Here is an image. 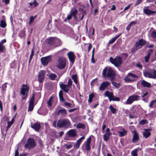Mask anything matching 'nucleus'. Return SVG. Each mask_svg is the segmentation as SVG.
<instances>
[{"label":"nucleus","instance_id":"nucleus-1","mask_svg":"<svg viewBox=\"0 0 156 156\" xmlns=\"http://www.w3.org/2000/svg\"><path fill=\"white\" fill-rule=\"evenodd\" d=\"M102 75L104 78H110L111 81H113L115 77V72L110 67H105L103 70Z\"/></svg>","mask_w":156,"mask_h":156},{"label":"nucleus","instance_id":"nucleus-2","mask_svg":"<svg viewBox=\"0 0 156 156\" xmlns=\"http://www.w3.org/2000/svg\"><path fill=\"white\" fill-rule=\"evenodd\" d=\"M71 122L68 119H62L58 120L57 127L60 128L67 129L70 127Z\"/></svg>","mask_w":156,"mask_h":156},{"label":"nucleus","instance_id":"nucleus-3","mask_svg":"<svg viewBox=\"0 0 156 156\" xmlns=\"http://www.w3.org/2000/svg\"><path fill=\"white\" fill-rule=\"evenodd\" d=\"M109 59L111 63L116 67L120 66L122 62V58L119 56H116L114 58L111 57Z\"/></svg>","mask_w":156,"mask_h":156},{"label":"nucleus","instance_id":"nucleus-4","mask_svg":"<svg viewBox=\"0 0 156 156\" xmlns=\"http://www.w3.org/2000/svg\"><path fill=\"white\" fill-rule=\"evenodd\" d=\"M29 89L30 87L27 85L23 84L20 91V93L23 96L22 97V100H25L26 99Z\"/></svg>","mask_w":156,"mask_h":156},{"label":"nucleus","instance_id":"nucleus-5","mask_svg":"<svg viewBox=\"0 0 156 156\" xmlns=\"http://www.w3.org/2000/svg\"><path fill=\"white\" fill-rule=\"evenodd\" d=\"M36 144L34 140L31 138L27 139V142L24 146V147L28 149H31L34 148L36 146Z\"/></svg>","mask_w":156,"mask_h":156},{"label":"nucleus","instance_id":"nucleus-6","mask_svg":"<svg viewBox=\"0 0 156 156\" xmlns=\"http://www.w3.org/2000/svg\"><path fill=\"white\" fill-rule=\"evenodd\" d=\"M144 75L146 77L155 79L156 78V70L153 69L151 72L145 71L144 72Z\"/></svg>","mask_w":156,"mask_h":156},{"label":"nucleus","instance_id":"nucleus-7","mask_svg":"<svg viewBox=\"0 0 156 156\" xmlns=\"http://www.w3.org/2000/svg\"><path fill=\"white\" fill-rule=\"evenodd\" d=\"M137 76L132 73H129L124 78L125 82H132L134 80V79L137 78Z\"/></svg>","mask_w":156,"mask_h":156},{"label":"nucleus","instance_id":"nucleus-8","mask_svg":"<svg viewBox=\"0 0 156 156\" xmlns=\"http://www.w3.org/2000/svg\"><path fill=\"white\" fill-rule=\"evenodd\" d=\"M46 41L47 44L50 46L54 45L57 42H59L61 43V40L58 39L55 37H50L46 40Z\"/></svg>","mask_w":156,"mask_h":156},{"label":"nucleus","instance_id":"nucleus-9","mask_svg":"<svg viewBox=\"0 0 156 156\" xmlns=\"http://www.w3.org/2000/svg\"><path fill=\"white\" fill-rule=\"evenodd\" d=\"M140 97L138 95H132L129 97L126 102V105H131L134 101H137Z\"/></svg>","mask_w":156,"mask_h":156},{"label":"nucleus","instance_id":"nucleus-10","mask_svg":"<svg viewBox=\"0 0 156 156\" xmlns=\"http://www.w3.org/2000/svg\"><path fill=\"white\" fill-rule=\"evenodd\" d=\"M66 65V61L64 58H60L58 60V63L56 66L57 67L60 69H64Z\"/></svg>","mask_w":156,"mask_h":156},{"label":"nucleus","instance_id":"nucleus-11","mask_svg":"<svg viewBox=\"0 0 156 156\" xmlns=\"http://www.w3.org/2000/svg\"><path fill=\"white\" fill-rule=\"evenodd\" d=\"M34 94L32 95L29 103L28 111H31L33 110L34 107Z\"/></svg>","mask_w":156,"mask_h":156},{"label":"nucleus","instance_id":"nucleus-12","mask_svg":"<svg viewBox=\"0 0 156 156\" xmlns=\"http://www.w3.org/2000/svg\"><path fill=\"white\" fill-rule=\"evenodd\" d=\"M51 58L50 55L42 58H41V61L42 64L44 66H47L48 63L51 61Z\"/></svg>","mask_w":156,"mask_h":156},{"label":"nucleus","instance_id":"nucleus-13","mask_svg":"<svg viewBox=\"0 0 156 156\" xmlns=\"http://www.w3.org/2000/svg\"><path fill=\"white\" fill-rule=\"evenodd\" d=\"M147 41L143 39H140L135 43V46L137 48H141L146 44Z\"/></svg>","mask_w":156,"mask_h":156},{"label":"nucleus","instance_id":"nucleus-14","mask_svg":"<svg viewBox=\"0 0 156 156\" xmlns=\"http://www.w3.org/2000/svg\"><path fill=\"white\" fill-rule=\"evenodd\" d=\"M46 71L44 70H42L40 71L38 75V80L40 83L43 81L45 76Z\"/></svg>","mask_w":156,"mask_h":156},{"label":"nucleus","instance_id":"nucleus-15","mask_svg":"<svg viewBox=\"0 0 156 156\" xmlns=\"http://www.w3.org/2000/svg\"><path fill=\"white\" fill-rule=\"evenodd\" d=\"M93 136V135H91L87 139V140L84 142V144H85V148L87 151H89L90 149V144L91 142V136Z\"/></svg>","mask_w":156,"mask_h":156},{"label":"nucleus","instance_id":"nucleus-16","mask_svg":"<svg viewBox=\"0 0 156 156\" xmlns=\"http://www.w3.org/2000/svg\"><path fill=\"white\" fill-rule=\"evenodd\" d=\"M67 55L69 61L72 63H73L76 58V56L73 52L69 51L67 53Z\"/></svg>","mask_w":156,"mask_h":156},{"label":"nucleus","instance_id":"nucleus-17","mask_svg":"<svg viewBox=\"0 0 156 156\" xmlns=\"http://www.w3.org/2000/svg\"><path fill=\"white\" fill-rule=\"evenodd\" d=\"M59 86L61 89L66 93H68L69 91L70 87L67 86L66 84H63L62 82L59 83Z\"/></svg>","mask_w":156,"mask_h":156},{"label":"nucleus","instance_id":"nucleus-18","mask_svg":"<svg viewBox=\"0 0 156 156\" xmlns=\"http://www.w3.org/2000/svg\"><path fill=\"white\" fill-rule=\"evenodd\" d=\"M110 84V82L108 81H106L102 82L101 84L99 87V90L100 91L104 90Z\"/></svg>","mask_w":156,"mask_h":156},{"label":"nucleus","instance_id":"nucleus-19","mask_svg":"<svg viewBox=\"0 0 156 156\" xmlns=\"http://www.w3.org/2000/svg\"><path fill=\"white\" fill-rule=\"evenodd\" d=\"M111 134V133L110 131V129L109 128L106 129L105 133L103 135V139L104 140L107 141L109 139V136Z\"/></svg>","mask_w":156,"mask_h":156},{"label":"nucleus","instance_id":"nucleus-20","mask_svg":"<svg viewBox=\"0 0 156 156\" xmlns=\"http://www.w3.org/2000/svg\"><path fill=\"white\" fill-rule=\"evenodd\" d=\"M133 133L132 142L133 143H135L139 140L140 138L136 130L133 131Z\"/></svg>","mask_w":156,"mask_h":156},{"label":"nucleus","instance_id":"nucleus-21","mask_svg":"<svg viewBox=\"0 0 156 156\" xmlns=\"http://www.w3.org/2000/svg\"><path fill=\"white\" fill-rule=\"evenodd\" d=\"M68 136L70 137H74L77 136L76 130L75 129H71L67 133Z\"/></svg>","mask_w":156,"mask_h":156},{"label":"nucleus","instance_id":"nucleus-22","mask_svg":"<svg viewBox=\"0 0 156 156\" xmlns=\"http://www.w3.org/2000/svg\"><path fill=\"white\" fill-rule=\"evenodd\" d=\"M144 13L146 15L150 16L151 14H153L156 12L150 10L149 9L146 8V7H144L143 9Z\"/></svg>","mask_w":156,"mask_h":156},{"label":"nucleus","instance_id":"nucleus-23","mask_svg":"<svg viewBox=\"0 0 156 156\" xmlns=\"http://www.w3.org/2000/svg\"><path fill=\"white\" fill-rule=\"evenodd\" d=\"M153 50L152 49H149L147 51V55L145 57V61L146 62H149V59L150 58V55L152 53Z\"/></svg>","mask_w":156,"mask_h":156},{"label":"nucleus","instance_id":"nucleus-24","mask_svg":"<svg viewBox=\"0 0 156 156\" xmlns=\"http://www.w3.org/2000/svg\"><path fill=\"white\" fill-rule=\"evenodd\" d=\"M31 127L32 128L34 129L35 131L37 132H38L41 128L40 124L36 123H34L33 125H31Z\"/></svg>","mask_w":156,"mask_h":156},{"label":"nucleus","instance_id":"nucleus-25","mask_svg":"<svg viewBox=\"0 0 156 156\" xmlns=\"http://www.w3.org/2000/svg\"><path fill=\"white\" fill-rule=\"evenodd\" d=\"M141 84V85L144 87L150 88L151 87V83L144 80H143L142 81Z\"/></svg>","mask_w":156,"mask_h":156},{"label":"nucleus","instance_id":"nucleus-26","mask_svg":"<svg viewBox=\"0 0 156 156\" xmlns=\"http://www.w3.org/2000/svg\"><path fill=\"white\" fill-rule=\"evenodd\" d=\"M120 130H122L123 131H118V132L119 133V136L120 137H122L126 135L127 134V131L125 130L122 127H121Z\"/></svg>","mask_w":156,"mask_h":156},{"label":"nucleus","instance_id":"nucleus-27","mask_svg":"<svg viewBox=\"0 0 156 156\" xmlns=\"http://www.w3.org/2000/svg\"><path fill=\"white\" fill-rule=\"evenodd\" d=\"M105 95L108 97L109 101L113 97V94L112 92H109L108 91H106L105 94Z\"/></svg>","mask_w":156,"mask_h":156},{"label":"nucleus","instance_id":"nucleus-28","mask_svg":"<svg viewBox=\"0 0 156 156\" xmlns=\"http://www.w3.org/2000/svg\"><path fill=\"white\" fill-rule=\"evenodd\" d=\"M76 127L77 129H84L86 128V126L83 123L79 122L77 124Z\"/></svg>","mask_w":156,"mask_h":156},{"label":"nucleus","instance_id":"nucleus-29","mask_svg":"<svg viewBox=\"0 0 156 156\" xmlns=\"http://www.w3.org/2000/svg\"><path fill=\"white\" fill-rule=\"evenodd\" d=\"M121 35V34L120 33L118 35L116 36L115 37H113L111 40H110L108 42V44H112Z\"/></svg>","mask_w":156,"mask_h":156},{"label":"nucleus","instance_id":"nucleus-30","mask_svg":"<svg viewBox=\"0 0 156 156\" xmlns=\"http://www.w3.org/2000/svg\"><path fill=\"white\" fill-rule=\"evenodd\" d=\"M150 130L149 129H145V132L143 133V135L146 138H147L151 135V133L149 131Z\"/></svg>","mask_w":156,"mask_h":156},{"label":"nucleus","instance_id":"nucleus-31","mask_svg":"<svg viewBox=\"0 0 156 156\" xmlns=\"http://www.w3.org/2000/svg\"><path fill=\"white\" fill-rule=\"evenodd\" d=\"M59 97L60 101L62 102H64L65 101V100L64 98L63 94V91L62 90H60L59 93Z\"/></svg>","mask_w":156,"mask_h":156},{"label":"nucleus","instance_id":"nucleus-32","mask_svg":"<svg viewBox=\"0 0 156 156\" xmlns=\"http://www.w3.org/2000/svg\"><path fill=\"white\" fill-rule=\"evenodd\" d=\"M25 31L23 30H21L19 34V36L21 38H25L26 37Z\"/></svg>","mask_w":156,"mask_h":156},{"label":"nucleus","instance_id":"nucleus-33","mask_svg":"<svg viewBox=\"0 0 156 156\" xmlns=\"http://www.w3.org/2000/svg\"><path fill=\"white\" fill-rule=\"evenodd\" d=\"M49 78L52 80H55V79L57 77V75L55 73H51L49 75Z\"/></svg>","mask_w":156,"mask_h":156},{"label":"nucleus","instance_id":"nucleus-34","mask_svg":"<svg viewBox=\"0 0 156 156\" xmlns=\"http://www.w3.org/2000/svg\"><path fill=\"white\" fill-rule=\"evenodd\" d=\"M136 23V21H132L126 27V28L127 31L129 32L131 28V25L132 24H135Z\"/></svg>","mask_w":156,"mask_h":156},{"label":"nucleus","instance_id":"nucleus-35","mask_svg":"<svg viewBox=\"0 0 156 156\" xmlns=\"http://www.w3.org/2000/svg\"><path fill=\"white\" fill-rule=\"evenodd\" d=\"M94 34V29L93 27H91L89 30V36H92Z\"/></svg>","mask_w":156,"mask_h":156},{"label":"nucleus","instance_id":"nucleus-36","mask_svg":"<svg viewBox=\"0 0 156 156\" xmlns=\"http://www.w3.org/2000/svg\"><path fill=\"white\" fill-rule=\"evenodd\" d=\"M59 113L62 114L66 115L67 114L66 110L65 109H61L59 110L57 112V114L58 115H59Z\"/></svg>","mask_w":156,"mask_h":156},{"label":"nucleus","instance_id":"nucleus-37","mask_svg":"<svg viewBox=\"0 0 156 156\" xmlns=\"http://www.w3.org/2000/svg\"><path fill=\"white\" fill-rule=\"evenodd\" d=\"M54 97L51 96L49 98L48 101H47V104L48 106L51 107L52 105V103L53 101V99Z\"/></svg>","mask_w":156,"mask_h":156},{"label":"nucleus","instance_id":"nucleus-38","mask_svg":"<svg viewBox=\"0 0 156 156\" xmlns=\"http://www.w3.org/2000/svg\"><path fill=\"white\" fill-rule=\"evenodd\" d=\"M95 51V48H93L92 51V54L91 56V62L93 63H95V62L94 58V54Z\"/></svg>","mask_w":156,"mask_h":156},{"label":"nucleus","instance_id":"nucleus-39","mask_svg":"<svg viewBox=\"0 0 156 156\" xmlns=\"http://www.w3.org/2000/svg\"><path fill=\"white\" fill-rule=\"evenodd\" d=\"M138 151V149L137 148L132 151L131 152V154L133 156H138L137 152Z\"/></svg>","mask_w":156,"mask_h":156},{"label":"nucleus","instance_id":"nucleus-40","mask_svg":"<svg viewBox=\"0 0 156 156\" xmlns=\"http://www.w3.org/2000/svg\"><path fill=\"white\" fill-rule=\"evenodd\" d=\"M140 49V48L136 47L135 46V44L134 47L131 49V52L132 53H135L138 50Z\"/></svg>","mask_w":156,"mask_h":156},{"label":"nucleus","instance_id":"nucleus-41","mask_svg":"<svg viewBox=\"0 0 156 156\" xmlns=\"http://www.w3.org/2000/svg\"><path fill=\"white\" fill-rule=\"evenodd\" d=\"M109 108L110 109L111 112L112 113L115 114L116 113V110L115 108H114L112 105H110Z\"/></svg>","mask_w":156,"mask_h":156},{"label":"nucleus","instance_id":"nucleus-42","mask_svg":"<svg viewBox=\"0 0 156 156\" xmlns=\"http://www.w3.org/2000/svg\"><path fill=\"white\" fill-rule=\"evenodd\" d=\"M0 27L3 28H4L6 26V24L5 21L4 20H2L0 24Z\"/></svg>","mask_w":156,"mask_h":156},{"label":"nucleus","instance_id":"nucleus-43","mask_svg":"<svg viewBox=\"0 0 156 156\" xmlns=\"http://www.w3.org/2000/svg\"><path fill=\"white\" fill-rule=\"evenodd\" d=\"M120 101V99L119 97H115L114 95H113V97H112L111 99L109 101Z\"/></svg>","mask_w":156,"mask_h":156},{"label":"nucleus","instance_id":"nucleus-44","mask_svg":"<svg viewBox=\"0 0 156 156\" xmlns=\"http://www.w3.org/2000/svg\"><path fill=\"white\" fill-rule=\"evenodd\" d=\"M78 13V11L76 9H75L74 10L71 11L70 14L72 16L75 17L76 16V15Z\"/></svg>","mask_w":156,"mask_h":156},{"label":"nucleus","instance_id":"nucleus-45","mask_svg":"<svg viewBox=\"0 0 156 156\" xmlns=\"http://www.w3.org/2000/svg\"><path fill=\"white\" fill-rule=\"evenodd\" d=\"M112 84L116 88H119L120 86V84L119 83H117L113 81H111Z\"/></svg>","mask_w":156,"mask_h":156},{"label":"nucleus","instance_id":"nucleus-46","mask_svg":"<svg viewBox=\"0 0 156 156\" xmlns=\"http://www.w3.org/2000/svg\"><path fill=\"white\" fill-rule=\"evenodd\" d=\"M94 97V95L93 94H91L89 95V99L88 102L89 103H91L92 102V99Z\"/></svg>","mask_w":156,"mask_h":156},{"label":"nucleus","instance_id":"nucleus-47","mask_svg":"<svg viewBox=\"0 0 156 156\" xmlns=\"http://www.w3.org/2000/svg\"><path fill=\"white\" fill-rule=\"evenodd\" d=\"M5 49V46L4 45H2L0 44V52H3Z\"/></svg>","mask_w":156,"mask_h":156},{"label":"nucleus","instance_id":"nucleus-48","mask_svg":"<svg viewBox=\"0 0 156 156\" xmlns=\"http://www.w3.org/2000/svg\"><path fill=\"white\" fill-rule=\"evenodd\" d=\"M7 126L6 127V132H7L8 129L12 125V123L10 122V121H8L7 122Z\"/></svg>","mask_w":156,"mask_h":156},{"label":"nucleus","instance_id":"nucleus-49","mask_svg":"<svg viewBox=\"0 0 156 156\" xmlns=\"http://www.w3.org/2000/svg\"><path fill=\"white\" fill-rule=\"evenodd\" d=\"M34 49L33 48L32 50L31 54L30 56V58H29V62L31 61V60L32 58L33 57V56L34 55Z\"/></svg>","mask_w":156,"mask_h":156},{"label":"nucleus","instance_id":"nucleus-50","mask_svg":"<svg viewBox=\"0 0 156 156\" xmlns=\"http://www.w3.org/2000/svg\"><path fill=\"white\" fill-rule=\"evenodd\" d=\"M73 82L72 80H71V79H69L68 80V82L67 83V84H66L67 86H69V87H71V86Z\"/></svg>","mask_w":156,"mask_h":156},{"label":"nucleus","instance_id":"nucleus-51","mask_svg":"<svg viewBox=\"0 0 156 156\" xmlns=\"http://www.w3.org/2000/svg\"><path fill=\"white\" fill-rule=\"evenodd\" d=\"M7 83L6 82L3 85H2V90L3 91H5V89L7 87Z\"/></svg>","mask_w":156,"mask_h":156},{"label":"nucleus","instance_id":"nucleus-52","mask_svg":"<svg viewBox=\"0 0 156 156\" xmlns=\"http://www.w3.org/2000/svg\"><path fill=\"white\" fill-rule=\"evenodd\" d=\"M85 137L84 136H83L81 138H79L76 141L78 143L81 144L82 142V140L85 139Z\"/></svg>","mask_w":156,"mask_h":156},{"label":"nucleus","instance_id":"nucleus-53","mask_svg":"<svg viewBox=\"0 0 156 156\" xmlns=\"http://www.w3.org/2000/svg\"><path fill=\"white\" fill-rule=\"evenodd\" d=\"M36 16H35L34 17L33 16H32L30 17L29 22V24H30L31 23H32L34 22Z\"/></svg>","mask_w":156,"mask_h":156},{"label":"nucleus","instance_id":"nucleus-54","mask_svg":"<svg viewBox=\"0 0 156 156\" xmlns=\"http://www.w3.org/2000/svg\"><path fill=\"white\" fill-rule=\"evenodd\" d=\"M154 104H156V99L153 100L150 102L149 105V107H152L153 105Z\"/></svg>","mask_w":156,"mask_h":156},{"label":"nucleus","instance_id":"nucleus-55","mask_svg":"<svg viewBox=\"0 0 156 156\" xmlns=\"http://www.w3.org/2000/svg\"><path fill=\"white\" fill-rule=\"evenodd\" d=\"M151 36L153 38L156 39V32L153 31L151 33Z\"/></svg>","mask_w":156,"mask_h":156},{"label":"nucleus","instance_id":"nucleus-56","mask_svg":"<svg viewBox=\"0 0 156 156\" xmlns=\"http://www.w3.org/2000/svg\"><path fill=\"white\" fill-rule=\"evenodd\" d=\"M97 79L95 78L94 79H93L90 83V85L91 86H94L95 85V83L97 81Z\"/></svg>","mask_w":156,"mask_h":156},{"label":"nucleus","instance_id":"nucleus-57","mask_svg":"<svg viewBox=\"0 0 156 156\" xmlns=\"http://www.w3.org/2000/svg\"><path fill=\"white\" fill-rule=\"evenodd\" d=\"M147 120L146 119H142L140 122V124L141 125H143L147 123Z\"/></svg>","mask_w":156,"mask_h":156},{"label":"nucleus","instance_id":"nucleus-58","mask_svg":"<svg viewBox=\"0 0 156 156\" xmlns=\"http://www.w3.org/2000/svg\"><path fill=\"white\" fill-rule=\"evenodd\" d=\"M136 66L141 69H142L143 68L142 65L141 64L140 62H138L136 64Z\"/></svg>","mask_w":156,"mask_h":156},{"label":"nucleus","instance_id":"nucleus-59","mask_svg":"<svg viewBox=\"0 0 156 156\" xmlns=\"http://www.w3.org/2000/svg\"><path fill=\"white\" fill-rule=\"evenodd\" d=\"M72 78L73 80V81L77 79V74H75L73 75L72 76Z\"/></svg>","mask_w":156,"mask_h":156},{"label":"nucleus","instance_id":"nucleus-60","mask_svg":"<svg viewBox=\"0 0 156 156\" xmlns=\"http://www.w3.org/2000/svg\"><path fill=\"white\" fill-rule=\"evenodd\" d=\"M80 144L79 143H78L77 142H76V144L74 145V148L76 149L78 148L80 146Z\"/></svg>","mask_w":156,"mask_h":156},{"label":"nucleus","instance_id":"nucleus-61","mask_svg":"<svg viewBox=\"0 0 156 156\" xmlns=\"http://www.w3.org/2000/svg\"><path fill=\"white\" fill-rule=\"evenodd\" d=\"M19 155V149L17 147L15 151L14 156H18Z\"/></svg>","mask_w":156,"mask_h":156},{"label":"nucleus","instance_id":"nucleus-62","mask_svg":"<svg viewBox=\"0 0 156 156\" xmlns=\"http://www.w3.org/2000/svg\"><path fill=\"white\" fill-rule=\"evenodd\" d=\"M143 0H137V1L135 3L134 6H136L140 4L142 2Z\"/></svg>","mask_w":156,"mask_h":156},{"label":"nucleus","instance_id":"nucleus-63","mask_svg":"<svg viewBox=\"0 0 156 156\" xmlns=\"http://www.w3.org/2000/svg\"><path fill=\"white\" fill-rule=\"evenodd\" d=\"M105 122H103V125L102 128V132L103 133L105 131V129L106 128V125L105 124Z\"/></svg>","mask_w":156,"mask_h":156},{"label":"nucleus","instance_id":"nucleus-64","mask_svg":"<svg viewBox=\"0 0 156 156\" xmlns=\"http://www.w3.org/2000/svg\"><path fill=\"white\" fill-rule=\"evenodd\" d=\"M33 4H34V7H37L39 5V3L36 0H34L33 2Z\"/></svg>","mask_w":156,"mask_h":156}]
</instances>
